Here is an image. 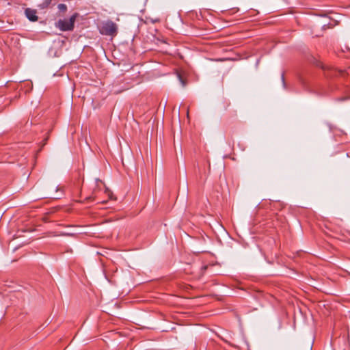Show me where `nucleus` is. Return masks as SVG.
I'll list each match as a JSON object with an SVG mask.
<instances>
[{"mask_svg":"<svg viewBox=\"0 0 350 350\" xmlns=\"http://www.w3.org/2000/svg\"><path fill=\"white\" fill-rule=\"evenodd\" d=\"M100 32L106 36H114L117 33V25L111 21L103 22L100 25Z\"/></svg>","mask_w":350,"mask_h":350,"instance_id":"nucleus-1","label":"nucleus"},{"mask_svg":"<svg viewBox=\"0 0 350 350\" xmlns=\"http://www.w3.org/2000/svg\"><path fill=\"white\" fill-rule=\"evenodd\" d=\"M77 14H73L69 19L59 20L57 27L62 31H70L74 28Z\"/></svg>","mask_w":350,"mask_h":350,"instance_id":"nucleus-2","label":"nucleus"},{"mask_svg":"<svg viewBox=\"0 0 350 350\" xmlns=\"http://www.w3.org/2000/svg\"><path fill=\"white\" fill-rule=\"evenodd\" d=\"M27 18L31 21H36L38 16H36V11L30 8H27L25 11Z\"/></svg>","mask_w":350,"mask_h":350,"instance_id":"nucleus-3","label":"nucleus"},{"mask_svg":"<svg viewBox=\"0 0 350 350\" xmlns=\"http://www.w3.org/2000/svg\"><path fill=\"white\" fill-rule=\"evenodd\" d=\"M51 2H52V0H44V1L38 5V7L40 9L46 8L49 6V5L51 3Z\"/></svg>","mask_w":350,"mask_h":350,"instance_id":"nucleus-4","label":"nucleus"},{"mask_svg":"<svg viewBox=\"0 0 350 350\" xmlns=\"http://www.w3.org/2000/svg\"><path fill=\"white\" fill-rule=\"evenodd\" d=\"M58 9L60 12H66V10H67V7L65 4H63V3H60L58 5Z\"/></svg>","mask_w":350,"mask_h":350,"instance_id":"nucleus-5","label":"nucleus"},{"mask_svg":"<svg viewBox=\"0 0 350 350\" xmlns=\"http://www.w3.org/2000/svg\"><path fill=\"white\" fill-rule=\"evenodd\" d=\"M177 76H178V78L180 83L182 84L183 87H185L186 85L185 80L182 77V76L180 75V73H178Z\"/></svg>","mask_w":350,"mask_h":350,"instance_id":"nucleus-6","label":"nucleus"},{"mask_svg":"<svg viewBox=\"0 0 350 350\" xmlns=\"http://www.w3.org/2000/svg\"><path fill=\"white\" fill-rule=\"evenodd\" d=\"M94 199V198L92 196H88V197H87V198H85V200H86L87 201H89V200H93Z\"/></svg>","mask_w":350,"mask_h":350,"instance_id":"nucleus-7","label":"nucleus"},{"mask_svg":"<svg viewBox=\"0 0 350 350\" xmlns=\"http://www.w3.org/2000/svg\"><path fill=\"white\" fill-rule=\"evenodd\" d=\"M52 198H59V196L58 195H54L53 196H52Z\"/></svg>","mask_w":350,"mask_h":350,"instance_id":"nucleus-8","label":"nucleus"},{"mask_svg":"<svg viewBox=\"0 0 350 350\" xmlns=\"http://www.w3.org/2000/svg\"><path fill=\"white\" fill-rule=\"evenodd\" d=\"M282 79L283 83L284 84V75H282Z\"/></svg>","mask_w":350,"mask_h":350,"instance_id":"nucleus-9","label":"nucleus"},{"mask_svg":"<svg viewBox=\"0 0 350 350\" xmlns=\"http://www.w3.org/2000/svg\"><path fill=\"white\" fill-rule=\"evenodd\" d=\"M98 182L101 183V180H100L99 179H96V183H98Z\"/></svg>","mask_w":350,"mask_h":350,"instance_id":"nucleus-10","label":"nucleus"},{"mask_svg":"<svg viewBox=\"0 0 350 350\" xmlns=\"http://www.w3.org/2000/svg\"><path fill=\"white\" fill-rule=\"evenodd\" d=\"M284 350H291L289 347L285 349Z\"/></svg>","mask_w":350,"mask_h":350,"instance_id":"nucleus-11","label":"nucleus"}]
</instances>
